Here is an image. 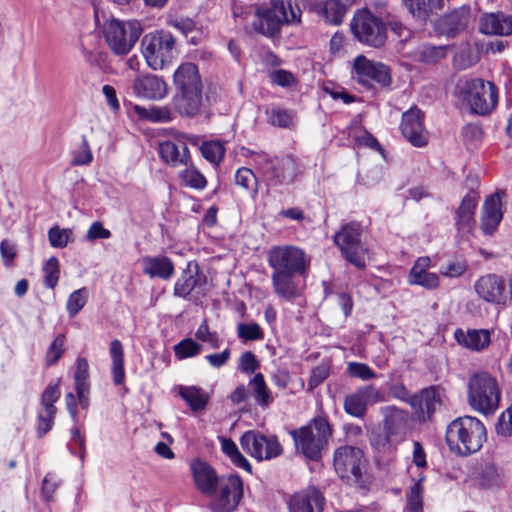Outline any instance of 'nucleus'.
I'll list each match as a JSON object with an SVG mask.
<instances>
[{"mask_svg":"<svg viewBox=\"0 0 512 512\" xmlns=\"http://www.w3.org/2000/svg\"><path fill=\"white\" fill-rule=\"evenodd\" d=\"M267 262L272 270L271 282L274 293L291 301L300 295L295 276H305L310 267L306 252L294 245H277L270 248Z\"/></svg>","mask_w":512,"mask_h":512,"instance_id":"f257e3e1","label":"nucleus"},{"mask_svg":"<svg viewBox=\"0 0 512 512\" xmlns=\"http://www.w3.org/2000/svg\"><path fill=\"white\" fill-rule=\"evenodd\" d=\"M301 20V10L291 0H271L268 5L255 9L252 28L255 32L273 37L280 32L284 24H298Z\"/></svg>","mask_w":512,"mask_h":512,"instance_id":"f03ea898","label":"nucleus"},{"mask_svg":"<svg viewBox=\"0 0 512 512\" xmlns=\"http://www.w3.org/2000/svg\"><path fill=\"white\" fill-rule=\"evenodd\" d=\"M502 389L498 378L486 370L469 374L467 401L470 407L482 414H493L499 407Z\"/></svg>","mask_w":512,"mask_h":512,"instance_id":"7ed1b4c3","label":"nucleus"},{"mask_svg":"<svg viewBox=\"0 0 512 512\" xmlns=\"http://www.w3.org/2000/svg\"><path fill=\"white\" fill-rule=\"evenodd\" d=\"M486 441L483 423L472 416L459 417L446 429V442L451 451L467 456L481 449Z\"/></svg>","mask_w":512,"mask_h":512,"instance_id":"20e7f679","label":"nucleus"},{"mask_svg":"<svg viewBox=\"0 0 512 512\" xmlns=\"http://www.w3.org/2000/svg\"><path fill=\"white\" fill-rule=\"evenodd\" d=\"M291 434L297 451L311 460H317L331 437V428L326 419L315 418Z\"/></svg>","mask_w":512,"mask_h":512,"instance_id":"39448f33","label":"nucleus"},{"mask_svg":"<svg viewBox=\"0 0 512 512\" xmlns=\"http://www.w3.org/2000/svg\"><path fill=\"white\" fill-rule=\"evenodd\" d=\"M458 93L459 97L469 105L471 111L479 115L490 113L498 102L496 86L480 78L459 83Z\"/></svg>","mask_w":512,"mask_h":512,"instance_id":"423d86ee","label":"nucleus"},{"mask_svg":"<svg viewBox=\"0 0 512 512\" xmlns=\"http://www.w3.org/2000/svg\"><path fill=\"white\" fill-rule=\"evenodd\" d=\"M141 48L147 65L153 70L163 69L177 55L175 38L165 31L146 34L141 40Z\"/></svg>","mask_w":512,"mask_h":512,"instance_id":"0eeeda50","label":"nucleus"},{"mask_svg":"<svg viewBox=\"0 0 512 512\" xmlns=\"http://www.w3.org/2000/svg\"><path fill=\"white\" fill-rule=\"evenodd\" d=\"M142 29L137 21L123 22L117 19L106 20L103 35L111 50L117 55H126L134 47Z\"/></svg>","mask_w":512,"mask_h":512,"instance_id":"6e6552de","label":"nucleus"},{"mask_svg":"<svg viewBox=\"0 0 512 512\" xmlns=\"http://www.w3.org/2000/svg\"><path fill=\"white\" fill-rule=\"evenodd\" d=\"M255 162L270 187L290 185L298 175L297 163L290 156L270 158L262 153L257 154Z\"/></svg>","mask_w":512,"mask_h":512,"instance_id":"1a4fd4ad","label":"nucleus"},{"mask_svg":"<svg viewBox=\"0 0 512 512\" xmlns=\"http://www.w3.org/2000/svg\"><path fill=\"white\" fill-rule=\"evenodd\" d=\"M211 496V512H233L243 496L242 479L236 474L221 475Z\"/></svg>","mask_w":512,"mask_h":512,"instance_id":"9d476101","label":"nucleus"},{"mask_svg":"<svg viewBox=\"0 0 512 512\" xmlns=\"http://www.w3.org/2000/svg\"><path fill=\"white\" fill-rule=\"evenodd\" d=\"M351 30L357 40L371 47L380 48L387 39L385 24L368 10L355 13Z\"/></svg>","mask_w":512,"mask_h":512,"instance_id":"9b49d317","label":"nucleus"},{"mask_svg":"<svg viewBox=\"0 0 512 512\" xmlns=\"http://www.w3.org/2000/svg\"><path fill=\"white\" fill-rule=\"evenodd\" d=\"M361 235V225L353 222L344 226L334 236V242L346 260L359 269L365 268V256L368 252L361 241Z\"/></svg>","mask_w":512,"mask_h":512,"instance_id":"f8f14e48","label":"nucleus"},{"mask_svg":"<svg viewBox=\"0 0 512 512\" xmlns=\"http://www.w3.org/2000/svg\"><path fill=\"white\" fill-rule=\"evenodd\" d=\"M242 448L257 460L271 459L282 454V446L275 437H266L259 432L247 431L241 439Z\"/></svg>","mask_w":512,"mask_h":512,"instance_id":"ddd939ff","label":"nucleus"},{"mask_svg":"<svg viewBox=\"0 0 512 512\" xmlns=\"http://www.w3.org/2000/svg\"><path fill=\"white\" fill-rule=\"evenodd\" d=\"M353 70L358 82L364 86H370L374 81L387 87L392 82L391 71L386 64L369 60L364 55H359L354 59Z\"/></svg>","mask_w":512,"mask_h":512,"instance_id":"4468645a","label":"nucleus"},{"mask_svg":"<svg viewBox=\"0 0 512 512\" xmlns=\"http://www.w3.org/2000/svg\"><path fill=\"white\" fill-rule=\"evenodd\" d=\"M363 452L359 448L343 446L334 454V468L342 479L358 481L362 475Z\"/></svg>","mask_w":512,"mask_h":512,"instance_id":"2eb2a0df","label":"nucleus"},{"mask_svg":"<svg viewBox=\"0 0 512 512\" xmlns=\"http://www.w3.org/2000/svg\"><path fill=\"white\" fill-rule=\"evenodd\" d=\"M384 400V394L378 388L373 385H366L346 395L344 398V410L353 417L362 418L369 405H374Z\"/></svg>","mask_w":512,"mask_h":512,"instance_id":"dca6fc26","label":"nucleus"},{"mask_svg":"<svg viewBox=\"0 0 512 512\" xmlns=\"http://www.w3.org/2000/svg\"><path fill=\"white\" fill-rule=\"evenodd\" d=\"M423 119V112L416 107H412L402 115L400 125L402 135L415 147H425L428 144L429 133Z\"/></svg>","mask_w":512,"mask_h":512,"instance_id":"f3484780","label":"nucleus"},{"mask_svg":"<svg viewBox=\"0 0 512 512\" xmlns=\"http://www.w3.org/2000/svg\"><path fill=\"white\" fill-rule=\"evenodd\" d=\"M473 288L477 296L486 303L501 304L505 302V282L498 275L481 276L475 281Z\"/></svg>","mask_w":512,"mask_h":512,"instance_id":"a211bd4d","label":"nucleus"},{"mask_svg":"<svg viewBox=\"0 0 512 512\" xmlns=\"http://www.w3.org/2000/svg\"><path fill=\"white\" fill-rule=\"evenodd\" d=\"M57 385H49L44 390L41 397L42 410L38 413L37 435L39 438L48 433L53 426L57 408L54 403L59 398Z\"/></svg>","mask_w":512,"mask_h":512,"instance_id":"6ab92c4d","label":"nucleus"},{"mask_svg":"<svg viewBox=\"0 0 512 512\" xmlns=\"http://www.w3.org/2000/svg\"><path fill=\"white\" fill-rule=\"evenodd\" d=\"M409 404L418 418L426 421L431 418L436 408L441 404L440 389L435 386L422 389L419 393L410 397Z\"/></svg>","mask_w":512,"mask_h":512,"instance_id":"aec40b11","label":"nucleus"},{"mask_svg":"<svg viewBox=\"0 0 512 512\" xmlns=\"http://www.w3.org/2000/svg\"><path fill=\"white\" fill-rule=\"evenodd\" d=\"M470 20V8L462 6L440 17L436 22V29L442 35L455 37L467 28Z\"/></svg>","mask_w":512,"mask_h":512,"instance_id":"412c9836","label":"nucleus"},{"mask_svg":"<svg viewBox=\"0 0 512 512\" xmlns=\"http://www.w3.org/2000/svg\"><path fill=\"white\" fill-rule=\"evenodd\" d=\"M133 92L136 96L150 99H163L168 92L166 82L157 75L144 74L134 79Z\"/></svg>","mask_w":512,"mask_h":512,"instance_id":"4be33fe9","label":"nucleus"},{"mask_svg":"<svg viewBox=\"0 0 512 512\" xmlns=\"http://www.w3.org/2000/svg\"><path fill=\"white\" fill-rule=\"evenodd\" d=\"M504 195L503 191H499L484 201L481 212V228L485 234H493L502 220V198Z\"/></svg>","mask_w":512,"mask_h":512,"instance_id":"5701e85b","label":"nucleus"},{"mask_svg":"<svg viewBox=\"0 0 512 512\" xmlns=\"http://www.w3.org/2000/svg\"><path fill=\"white\" fill-rule=\"evenodd\" d=\"M191 473L197 489L204 495H212L220 480L215 469L207 462L196 459L190 464Z\"/></svg>","mask_w":512,"mask_h":512,"instance_id":"b1692460","label":"nucleus"},{"mask_svg":"<svg viewBox=\"0 0 512 512\" xmlns=\"http://www.w3.org/2000/svg\"><path fill=\"white\" fill-rule=\"evenodd\" d=\"M197 262L190 261L175 282L173 294L176 297L187 298L191 292L205 284Z\"/></svg>","mask_w":512,"mask_h":512,"instance_id":"393cba45","label":"nucleus"},{"mask_svg":"<svg viewBox=\"0 0 512 512\" xmlns=\"http://www.w3.org/2000/svg\"><path fill=\"white\" fill-rule=\"evenodd\" d=\"M431 266V259L428 256L419 257L414 262L408 275V282L411 285H418L428 290H434L439 287V275L428 272Z\"/></svg>","mask_w":512,"mask_h":512,"instance_id":"a878e982","label":"nucleus"},{"mask_svg":"<svg viewBox=\"0 0 512 512\" xmlns=\"http://www.w3.org/2000/svg\"><path fill=\"white\" fill-rule=\"evenodd\" d=\"M324 497L315 488L295 493L288 504L289 512H322Z\"/></svg>","mask_w":512,"mask_h":512,"instance_id":"bb28decb","label":"nucleus"},{"mask_svg":"<svg viewBox=\"0 0 512 512\" xmlns=\"http://www.w3.org/2000/svg\"><path fill=\"white\" fill-rule=\"evenodd\" d=\"M173 83L176 91L203 90L202 79L196 64L184 62L175 70Z\"/></svg>","mask_w":512,"mask_h":512,"instance_id":"cd10ccee","label":"nucleus"},{"mask_svg":"<svg viewBox=\"0 0 512 512\" xmlns=\"http://www.w3.org/2000/svg\"><path fill=\"white\" fill-rule=\"evenodd\" d=\"M161 159L172 167L188 165L191 156L187 144L183 140H167L159 145Z\"/></svg>","mask_w":512,"mask_h":512,"instance_id":"c85d7f7f","label":"nucleus"},{"mask_svg":"<svg viewBox=\"0 0 512 512\" xmlns=\"http://www.w3.org/2000/svg\"><path fill=\"white\" fill-rule=\"evenodd\" d=\"M491 334L489 329H457L454 333L459 345L474 352L484 351L490 346Z\"/></svg>","mask_w":512,"mask_h":512,"instance_id":"c756f323","label":"nucleus"},{"mask_svg":"<svg viewBox=\"0 0 512 512\" xmlns=\"http://www.w3.org/2000/svg\"><path fill=\"white\" fill-rule=\"evenodd\" d=\"M479 30L485 35H512V16L504 13H487L481 16Z\"/></svg>","mask_w":512,"mask_h":512,"instance_id":"7c9ffc66","label":"nucleus"},{"mask_svg":"<svg viewBox=\"0 0 512 512\" xmlns=\"http://www.w3.org/2000/svg\"><path fill=\"white\" fill-rule=\"evenodd\" d=\"M203 90L178 91L173 97L176 111L185 117L197 116L203 105Z\"/></svg>","mask_w":512,"mask_h":512,"instance_id":"2f4dec72","label":"nucleus"},{"mask_svg":"<svg viewBox=\"0 0 512 512\" xmlns=\"http://www.w3.org/2000/svg\"><path fill=\"white\" fill-rule=\"evenodd\" d=\"M401 5L413 19L425 23L443 9L444 0H401Z\"/></svg>","mask_w":512,"mask_h":512,"instance_id":"473e14b6","label":"nucleus"},{"mask_svg":"<svg viewBox=\"0 0 512 512\" xmlns=\"http://www.w3.org/2000/svg\"><path fill=\"white\" fill-rule=\"evenodd\" d=\"M143 273L150 278L168 280L174 274V264L166 256H147L141 260Z\"/></svg>","mask_w":512,"mask_h":512,"instance_id":"72a5a7b5","label":"nucleus"},{"mask_svg":"<svg viewBox=\"0 0 512 512\" xmlns=\"http://www.w3.org/2000/svg\"><path fill=\"white\" fill-rule=\"evenodd\" d=\"M351 7L341 0H326L315 4L316 13L328 24L339 25L342 23L347 11Z\"/></svg>","mask_w":512,"mask_h":512,"instance_id":"f704fd0d","label":"nucleus"},{"mask_svg":"<svg viewBox=\"0 0 512 512\" xmlns=\"http://www.w3.org/2000/svg\"><path fill=\"white\" fill-rule=\"evenodd\" d=\"M449 46L439 45L434 46L430 44H423L416 47L411 53L410 57L413 61L423 64H435L447 56Z\"/></svg>","mask_w":512,"mask_h":512,"instance_id":"c9c22d12","label":"nucleus"},{"mask_svg":"<svg viewBox=\"0 0 512 512\" xmlns=\"http://www.w3.org/2000/svg\"><path fill=\"white\" fill-rule=\"evenodd\" d=\"M476 194H467L457 210L456 223L460 230L470 231L474 224V214L478 203Z\"/></svg>","mask_w":512,"mask_h":512,"instance_id":"e433bc0d","label":"nucleus"},{"mask_svg":"<svg viewBox=\"0 0 512 512\" xmlns=\"http://www.w3.org/2000/svg\"><path fill=\"white\" fill-rule=\"evenodd\" d=\"M179 394L193 412L204 410L209 401L208 393L196 386H181Z\"/></svg>","mask_w":512,"mask_h":512,"instance_id":"4c0bfd02","label":"nucleus"},{"mask_svg":"<svg viewBox=\"0 0 512 512\" xmlns=\"http://www.w3.org/2000/svg\"><path fill=\"white\" fill-rule=\"evenodd\" d=\"M179 172V179L185 187L194 190H203L207 186V179L191 161Z\"/></svg>","mask_w":512,"mask_h":512,"instance_id":"58836bf2","label":"nucleus"},{"mask_svg":"<svg viewBox=\"0 0 512 512\" xmlns=\"http://www.w3.org/2000/svg\"><path fill=\"white\" fill-rule=\"evenodd\" d=\"M110 355L112 358V376L115 385H120L124 382V352L122 343L115 339L110 344Z\"/></svg>","mask_w":512,"mask_h":512,"instance_id":"ea45409f","label":"nucleus"},{"mask_svg":"<svg viewBox=\"0 0 512 512\" xmlns=\"http://www.w3.org/2000/svg\"><path fill=\"white\" fill-rule=\"evenodd\" d=\"M408 421V413L396 407L387 408L385 418V430L388 434L397 435L402 433Z\"/></svg>","mask_w":512,"mask_h":512,"instance_id":"a19ab883","label":"nucleus"},{"mask_svg":"<svg viewBox=\"0 0 512 512\" xmlns=\"http://www.w3.org/2000/svg\"><path fill=\"white\" fill-rule=\"evenodd\" d=\"M235 183L237 186L245 189L247 193L255 198L258 194V180L254 172L246 167L239 168L235 174Z\"/></svg>","mask_w":512,"mask_h":512,"instance_id":"79ce46f5","label":"nucleus"},{"mask_svg":"<svg viewBox=\"0 0 512 512\" xmlns=\"http://www.w3.org/2000/svg\"><path fill=\"white\" fill-rule=\"evenodd\" d=\"M250 385L252 387L256 403L263 408H267L273 401V398L265 383L264 376L261 373L256 374L251 380Z\"/></svg>","mask_w":512,"mask_h":512,"instance_id":"37998d69","label":"nucleus"},{"mask_svg":"<svg viewBox=\"0 0 512 512\" xmlns=\"http://www.w3.org/2000/svg\"><path fill=\"white\" fill-rule=\"evenodd\" d=\"M134 110L140 118L152 122H169L172 120L171 111L167 107L145 108L137 105Z\"/></svg>","mask_w":512,"mask_h":512,"instance_id":"c03bdc74","label":"nucleus"},{"mask_svg":"<svg viewBox=\"0 0 512 512\" xmlns=\"http://www.w3.org/2000/svg\"><path fill=\"white\" fill-rule=\"evenodd\" d=\"M65 344V335H57L46 351L45 361L47 366L55 365L59 361L66 350Z\"/></svg>","mask_w":512,"mask_h":512,"instance_id":"a18cd8bd","label":"nucleus"},{"mask_svg":"<svg viewBox=\"0 0 512 512\" xmlns=\"http://www.w3.org/2000/svg\"><path fill=\"white\" fill-rule=\"evenodd\" d=\"M175 356L182 360L198 355L201 352V345L191 338H185L174 346Z\"/></svg>","mask_w":512,"mask_h":512,"instance_id":"49530a36","label":"nucleus"},{"mask_svg":"<svg viewBox=\"0 0 512 512\" xmlns=\"http://www.w3.org/2000/svg\"><path fill=\"white\" fill-rule=\"evenodd\" d=\"M237 335L244 342L261 340L264 337V333L257 323H239Z\"/></svg>","mask_w":512,"mask_h":512,"instance_id":"de8ad7c7","label":"nucleus"},{"mask_svg":"<svg viewBox=\"0 0 512 512\" xmlns=\"http://www.w3.org/2000/svg\"><path fill=\"white\" fill-rule=\"evenodd\" d=\"M202 156L211 163L218 164L225 153V149L220 142H205L201 146Z\"/></svg>","mask_w":512,"mask_h":512,"instance_id":"09e8293b","label":"nucleus"},{"mask_svg":"<svg viewBox=\"0 0 512 512\" xmlns=\"http://www.w3.org/2000/svg\"><path fill=\"white\" fill-rule=\"evenodd\" d=\"M87 298L88 292L86 288H81L71 293L66 305L71 318H73L85 306Z\"/></svg>","mask_w":512,"mask_h":512,"instance_id":"8fccbe9b","label":"nucleus"},{"mask_svg":"<svg viewBox=\"0 0 512 512\" xmlns=\"http://www.w3.org/2000/svg\"><path fill=\"white\" fill-rule=\"evenodd\" d=\"M43 271L45 273V286L53 289L57 285L60 275L58 259L56 257L49 258L43 267Z\"/></svg>","mask_w":512,"mask_h":512,"instance_id":"3c124183","label":"nucleus"},{"mask_svg":"<svg viewBox=\"0 0 512 512\" xmlns=\"http://www.w3.org/2000/svg\"><path fill=\"white\" fill-rule=\"evenodd\" d=\"M72 231L70 229H60L54 226L48 231L49 243L54 248H64L71 240Z\"/></svg>","mask_w":512,"mask_h":512,"instance_id":"603ef678","label":"nucleus"},{"mask_svg":"<svg viewBox=\"0 0 512 512\" xmlns=\"http://www.w3.org/2000/svg\"><path fill=\"white\" fill-rule=\"evenodd\" d=\"M423 487L420 482L415 483L408 494L407 512H422Z\"/></svg>","mask_w":512,"mask_h":512,"instance_id":"864d4df0","label":"nucleus"},{"mask_svg":"<svg viewBox=\"0 0 512 512\" xmlns=\"http://www.w3.org/2000/svg\"><path fill=\"white\" fill-rule=\"evenodd\" d=\"M195 336L198 340L208 343L213 349L220 347L221 341L216 332H211L207 321L204 320L198 327Z\"/></svg>","mask_w":512,"mask_h":512,"instance_id":"5fc2aeb1","label":"nucleus"},{"mask_svg":"<svg viewBox=\"0 0 512 512\" xmlns=\"http://www.w3.org/2000/svg\"><path fill=\"white\" fill-rule=\"evenodd\" d=\"M468 268V265L463 259H455L449 261L445 267L440 270V274L448 278H458L462 276Z\"/></svg>","mask_w":512,"mask_h":512,"instance_id":"6e6d98bb","label":"nucleus"},{"mask_svg":"<svg viewBox=\"0 0 512 512\" xmlns=\"http://www.w3.org/2000/svg\"><path fill=\"white\" fill-rule=\"evenodd\" d=\"M347 372L351 377L359 378L364 381L375 378L374 371L364 363H349L347 366Z\"/></svg>","mask_w":512,"mask_h":512,"instance_id":"4d7b16f0","label":"nucleus"},{"mask_svg":"<svg viewBox=\"0 0 512 512\" xmlns=\"http://www.w3.org/2000/svg\"><path fill=\"white\" fill-rule=\"evenodd\" d=\"M495 429L498 435L512 436V404L501 413Z\"/></svg>","mask_w":512,"mask_h":512,"instance_id":"13d9d810","label":"nucleus"},{"mask_svg":"<svg viewBox=\"0 0 512 512\" xmlns=\"http://www.w3.org/2000/svg\"><path fill=\"white\" fill-rule=\"evenodd\" d=\"M268 121L274 126L288 127L292 121V116L287 110L280 108H271L267 111Z\"/></svg>","mask_w":512,"mask_h":512,"instance_id":"bf43d9fd","label":"nucleus"},{"mask_svg":"<svg viewBox=\"0 0 512 512\" xmlns=\"http://www.w3.org/2000/svg\"><path fill=\"white\" fill-rule=\"evenodd\" d=\"M329 375V367L325 364H320L312 369L308 381V389L312 391L318 387Z\"/></svg>","mask_w":512,"mask_h":512,"instance_id":"052dcab7","label":"nucleus"},{"mask_svg":"<svg viewBox=\"0 0 512 512\" xmlns=\"http://www.w3.org/2000/svg\"><path fill=\"white\" fill-rule=\"evenodd\" d=\"M502 483V476L495 467H486L481 475V484L488 488L498 487Z\"/></svg>","mask_w":512,"mask_h":512,"instance_id":"680f3d73","label":"nucleus"},{"mask_svg":"<svg viewBox=\"0 0 512 512\" xmlns=\"http://www.w3.org/2000/svg\"><path fill=\"white\" fill-rule=\"evenodd\" d=\"M270 80L281 86V87H290L295 84V77L293 74L287 70L278 69L269 73Z\"/></svg>","mask_w":512,"mask_h":512,"instance_id":"e2e57ef3","label":"nucleus"},{"mask_svg":"<svg viewBox=\"0 0 512 512\" xmlns=\"http://www.w3.org/2000/svg\"><path fill=\"white\" fill-rule=\"evenodd\" d=\"M111 237L110 230L106 229L102 222L95 221L91 224L89 227L87 233H86V240L93 242L97 239H108Z\"/></svg>","mask_w":512,"mask_h":512,"instance_id":"0e129e2a","label":"nucleus"},{"mask_svg":"<svg viewBox=\"0 0 512 512\" xmlns=\"http://www.w3.org/2000/svg\"><path fill=\"white\" fill-rule=\"evenodd\" d=\"M0 254L4 265L10 266L17 255L15 244L7 239L2 240L0 243Z\"/></svg>","mask_w":512,"mask_h":512,"instance_id":"69168bd1","label":"nucleus"},{"mask_svg":"<svg viewBox=\"0 0 512 512\" xmlns=\"http://www.w3.org/2000/svg\"><path fill=\"white\" fill-rule=\"evenodd\" d=\"M88 362L85 358H79L77 360V368L75 372V387L76 386H89L88 380Z\"/></svg>","mask_w":512,"mask_h":512,"instance_id":"338daca9","label":"nucleus"},{"mask_svg":"<svg viewBox=\"0 0 512 512\" xmlns=\"http://www.w3.org/2000/svg\"><path fill=\"white\" fill-rule=\"evenodd\" d=\"M259 367L255 355L251 351L243 353L240 357L239 368L245 373H254Z\"/></svg>","mask_w":512,"mask_h":512,"instance_id":"774afa93","label":"nucleus"}]
</instances>
